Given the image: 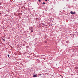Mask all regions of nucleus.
I'll list each match as a JSON object with an SVG mask.
<instances>
[{
  "label": "nucleus",
  "instance_id": "10",
  "mask_svg": "<svg viewBox=\"0 0 78 78\" xmlns=\"http://www.w3.org/2000/svg\"><path fill=\"white\" fill-rule=\"evenodd\" d=\"M0 14H1V13L0 12Z\"/></svg>",
  "mask_w": 78,
  "mask_h": 78
},
{
  "label": "nucleus",
  "instance_id": "2",
  "mask_svg": "<svg viewBox=\"0 0 78 78\" xmlns=\"http://www.w3.org/2000/svg\"><path fill=\"white\" fill-rule=\"evenodd\" d=\"M37 77V75H36V74H34L33 77V78H35V77Z\"/></svg>",
  "mask_w": 78,
  "mask_h": 78
},
{
  "label": "nucleus",
  "instance_id": "4",
  "mask_svg": "<svg viewBox=\"0 0 78 78\" xmlns=\"http://www.w3.org/2000/svg\"><path fill=\"white\" fill-rule=\"evenodd\" d=\"M43 5H44V4H45V3L44 2H43L42 3Z\"/></svg>",
  "mask_w": 78,
  "mask_h": 78
},
{
  "label": "nucleus",
  "instance_id": "9",
  "mask_svg": "<svg viewBox=\"0 0 78 78\" xmlns=\"http://www.w3.org/2000/svg\"><path fill=\"white\" fill-rule=\"evenodd\" d=\"M47 0H45V2H47Z\"/></svg>",
  "mask_w": 78,
  "mask_h": 78
},
{
  "label": "nucleus",
  "instance_id": "7",
  "mask_svg": "<svg viewBox=\"0 0 78 78\" xmlns=\"http://www.w3.org/2000/svg\"><path fill=\"white\" fill-rule=\"evenodd\" d=\"M8 57H9V55H8Z\"/></svg>",
  "mask_w": 78,
  "mask_h": 78
},
{
  "label": "nucleus",
  "instance_id": "3",
  "mask_svg": "<svg viewBox=\"0 0 78 78\" xmlns=\"http://www.w3.org/2000/svg\"><path fill=\"white\" fill-rule=\"evenodd\" d=\"M78 69V67L77 66H76L75 67V69Z\"/></svg>",
  "mask_w": 78,
  "mask_h": 78
},
{
  "label": "nucleus",
  "instance_id": "8",
  "mask_svg": "<svg viewBox=\"0 0 78 78\" xmlns=\"http://www.w3.org/2000/svg\"><path fill=\"white\" fill-rule=\"evenodd\" d=\"M38 1H39V2H41V0H39Z\"/></svg>",
  "mask_w": 78,
  "mask_h": 78
},
{
  "label": "nucleus",
  "instance_id": "11",
  "mask_svg": "<svg viewBox=\"0 0 78 78\" xmlns=\"http://www.w3.org/2000/svg\"><path fill=\"white\" fill-rule=\"evenodd\" d=\"M48 0L49 1V0Z\"/></svg>",
  "mask_w": 78,
  "mask_h": 78
},
{
  "label": "nucleus",
  "instance_id": "1",
  "mask_svg": "<svg viewBox=\"0 0 78 78\" xmlns=\"http://www.w3.org/2000/svg\"><path fill=\"white\" fill-rule=\"evenodd\" d=\"M70 13L71 14H75V12H73L72 11L70 12Z\"/></svg>",
  "mask_w": 78,
  "mask_h": 78
},
{
  "label": "nucleus",
  "instance_id": "5",
  "mask_svg": "<svg viewBox=\"0 0 78 78\" xmlns=\"http://www.w3.org/2000/svg\"><path fill=\"white\" fill-rule=\"evenodd\" d=\"M3 41H5V39H2Z\"/></svg>",
  "mask_w": 78,
  "mask_h": 78
},
{
  "label": "nucleus",
  "instance_id": "6",
  "mask_svg": "<svg viewBox=\"0 0 78 78\" xmlns=\"http://www.w3.org/2000/svg\"><path fill=\"white\" fill-rule=\"evenodd\" d=\"M31 32H33V30H31Z\"/></svg>",
  "mask_w": 78,
  "mask_h": 78
}]
</instances>
